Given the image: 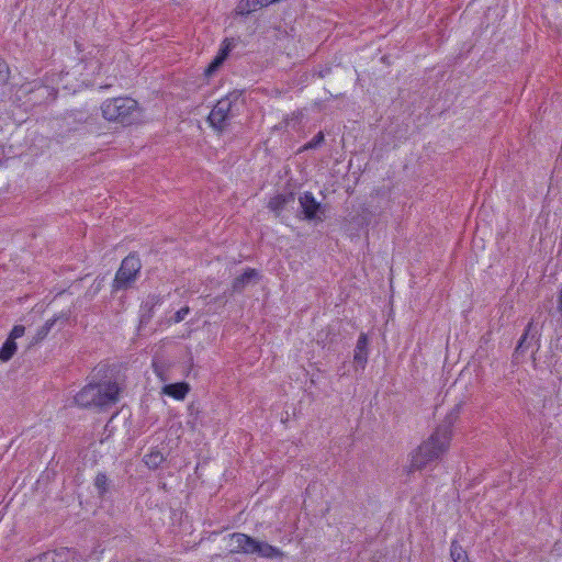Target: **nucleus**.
<instances>
[{"instance_id": "7", "label": "nucleus", "mask_w": 562, "mask_h": 562, "mask_svg": "<svg viewBox=\"0 0 562 562\" xmlns=\"http://www.w3.org/2000/svg\"><path fill=\"white\" fill-rule=\"evenodd\" d=\"M299 203L306 221H323L321 215L325 214V207L316 201L312 192L302 193L299 196Z\"/></svg>"}, {"instance_id": "30", "label": "nucleus", "mask_w": 562, "mask_h": 562, "mask_svg": "<svg viewBox=\"0 0 562 562\" xmlns=\"http://www.w3.org/2000/svg\"><path fill=\"white\" fill-rule=\"evenodd\" d=\"M111 86H112L111 83H108V85H105V86H101L100 88H101V89H105V88H109V87H111Z\"/></svg>"}, {"instance_id": "22", "label": "nucleus", "mask_w": 562, "mask_h": 562, "mask_svg": "<svg viewBox=\"0 0 562 562\" xmlns=\"http://www.w3.org/2000/svg\"><path fill=\"white\" fill-rule=\"evenodd\" d=\"M325 140L323 132H318L305 146V149H315L319 147Z\"/></svg>"}, {"instance_id": "26", "label": "nucleus", "mask_w": 562, "mask_h": 562, "mask_svg": "<svg viewBox=\"0 0 562 562\" xmlns=\"http://www.w3.org/2000/svg\"><path fill=\"white\" fill-rule=\"evenodd\" d=\"M25 333V327L23 325H14L12 330L9 334V339L15 341V339L22 337Z\"/></svg>"}, {"instance_id": "31", "label": "nucleus", "mask_w": 562, "mask_h": 562, "mask_svg": "<svg viewBox=\"0 0 562 562\" xmlns=\"http://www.w3.org/2000/svg\"><path fill=\"white\" fill-rule=\"evenodd\" d=\"M2 148V146L0 145V149Z\"/></svg>"}, {"instance_id": "23", "label": "nucleus", "mask_w": 562, "mask_h": 562, "mask_svg": "<svg viewBox=\"0 0 562 562\" xmlns=\"http://www.w3.org/2000/svg\"><path fill=\"white\" fill-rule=\"evenodd\" d=\"M190 313V307L189 306H184V307H181L179 311H177L175 313V315L172 317H170V319L168 321L169 324L171 323H180L182 322L187 315Z\"/></svg>"}, {"instance_id": "20", "label": "nucleus", "mask_w": 562, "mask_h": 562, "mask_svg": "<svg viewBox=\"0 0 562 562\" xmlns=\"http://www.w3.org/2000/svg\"><path fill=\"white\" fill-rule=\"evenodd\" d=\"M165 458L162 453L158 450L150 451L149 453L145 454L144 462L145 464L153 470H156L159 468V465L164 462Z\"/></svg>"}, {"instance_id": "6", "label": "nucleus", "mask_w": 562, "mask_h": 562, "mask_svg": "<svg viewBox=\"0 0 562 562\" xmlns=\"http://www.w3.org/2000/svg\"><path fill=\"white\" fill-rule=\"evenodd\" d=\"M142 261L136 252L128 254L121 262L112 282L111 293L126 291L134 286L140 274Z\"/></svg>"}, {"instance_id": "15", "label": "nucleus", "mask_w": 562, "mask_h": 562, "mask_svg": "<svg viewBox=\"0 0 562 562\" xmlns=\"http://www.w3.org/2000/svg\"><path fill=\"white\" fill-rule=\"evenodd\" d=\"M368 345L369 339L367 334L361 333L360 336L358 337L353 355L355 364L360 367L361 369H364L368 361Z\"/></svg>"}, {"instance_id": "25", "label": "nucleus", "mask_w": 562, "mask_h": 562, "mask_svg": "<svg viewBox=\"0 0 562 562\" xmlns=\"http://www.w3.org/2000/svg\"><path fill=\"white\" fill-rule=\"evenodd\" d=\"M188 411H189V417H190L188 420V424H191L193 427L199 418L200 409L194 403H191L188 406Z\"/></svg>"}, {"instance_id": "13", "label": "nucleus", "mask_w": 562, "mask_h": 562, "mask_svg": "<svg viewBox=\"0 0 562 562\" xmlns=\"http://www.w3.org/2000/svg\"><path fill=\"white\" fill-rule=\"evenodd\" d=\"M89 119L90 114L86 110H71L65 114L63 123L67 131H78Z\"/></svg>"}, {"instance_id": "11", "label": "nucleus", "mask_w": 562, "mask_h": 562, "mask_svg": "<svg viewBox=\"0 0 562 562\" xmlns=\"http://www.w3.org/2000/svg\"><path fill=\"white\" fill-rule=\"evenodd\" d=\"M538 340V331L535 329L533 321H530L518 341V345L515 349V356L524 355L533 344L537 345Z\"/></svg>"}, {"instance_id": "21", "label": "nucleus", "mask_w": 562, "mask_h": 562, "mask_svg": "<svg viewBox=\"0 0 562 562\" xmlns=\"http://www.w3.org/2000/svg\"><path fill=\"white\" fill-rule=\"evenodd\" d=\"M450 555L453 562H469L467 552L457 540L451 542Z\"/></svg>"}, {"instance_id": "8", "label": "nucleus", "mask_w": 562, "mask_h": 562, "mask_svg": "<svg viewBox=\"0 0 562 562\" xmlns=\"http://www.w3.org/2000/svg\"><path fill=\"white\" fill-rule=\"evenodd\" d=\"M23 90L30 94L29 101L33 104H41L47 101H53L56 98L55 89L43 85L40 81H33L23 86Z\"/></svg>"}, {"instance_id": "17", "label": "nucleus", "mask_w": 562, "mask_h": 562, "mask_svg": "<svg viewBox=\"0 0 562 562\" xmlns=\"http://www.w3.org/2000/svg\"><path fill=\"white\" fill-rule=\"evenodd\" d=\"M189 391L190 386L187 382L166 384L162 389V392L166 395L171 396L176 400H183Z\"/></svg>"}, {"instance_id": "29", "label": "nucleus", "mask_w": 562, "mask_h": 562, "mask_svg": "<svg viewBox=\"0 0 562 562\" xmlns=\"http://www.w3.org/2000/svg\"><path fill=\"white\" fill-rule=\"evenodd\" d=\"M326 72H329V69H326V71L319 72V77H325Z\"/></svg>"}, {"instance_id": "3", "label": "nucleus", "mask_w": 562, "mask_h": 562, "mask_svg": "<svg viewBox=\"0 0 562 562\" xmlns=\"http://www.w3.org/2000/svg\"><path fill=\"white\" fill-rule=\"evenodd\" d=\"M101 112L104 120L122 126L133 125L142 119V108L130 97L106 99L101 104Z\"/></svg>"}, {"instance_id": "19", "label": "nucleus", "mask_w": 562, "mask_h": 562, "mask_svg": "<svg viewBox=\"0 0 562 562\" xmlns=\"http://www.w3.org/2000/svg\"><path fill=\"white\" fill-rule=\"evenodd\" d=\"M16 342L13 341L12 339L7 338L0 348V361H9L16 352Z\"/></svg>"}, {"instance_id": "5", "label": "nucleus", "mask_w": 562, "mask_h": 562, "mask_svg": "<svg viewBox=\"0 0 562 562\" xmlns=\"http://www.w3.org/2000/svg\"><path fill=\"white\" fill-rule=\"evenodd\" d=\"M229 537L236 543L231 553L256 554L259 558L269 560L282 559L284 557V553L279 548L266 541L257 540L246 533L234 532Z\"/></svg>"}, {"instance_id": "12", "label": "nucleus", "mask_w": 562, "mask_h": 562, "mask_svg": "<svg viewBox=\"0 0 562 562\" xmlns=\"http://www.w3.org/2000/svg\"><path fill=\"white\" fill-rule=\"evenodd\" d=\"M69 316L70 313L66 312L60 313L59 315H55L53 318L46 321L45 324L37 329L35 336L31 340V345L38 344L40 341L45 339L56 323L60 322L61 325L67 324L69 321Z\"/></svg>"}, {"instance_id": "10", "label": "nucleus", "mask_w": 562, "mask_h": 562, "mask_svg": "<svg viewBox=\"0 0 562 562\" xmlns=\"http://www.w3.org/2000/svg\"><path fill=\"white\" fill-rule=\"evenodd\" d=\"M232 48V42L228 38H225L216 56L212 59V61L207 65V67L204 70V75L206 77L213 76L220 69V67L227 59Z\"/></svg>"}, {"instance_id": "24", "label": "nucleus", "mask_w": 562, "mask_h": 562, "mask_svg": "<svg viewBox=\"0 0 562 562\" xmlns=\"http://www.w3.org/2000/svg\"><path fill=\"white\" fill-rule=\"evenodd\" d=\"M10 70L8 67V64L0 58V86H3L7 83L9 79Z\"/></svg>"}, {"instance_id": "2", "label": "nucleus", "mask_w": 562, "mask_h": 562, "mask_svg": "<svg viewBox=\"0 0 562 562\" xmlns=\"http://www.w3.org/2000/svg\"><path fill=\"white\" fill-rule=\"evenodd\" d=\"M120 391L116 382L89 383L76 394L75 402L82 408L106 409L119 401Z\"/></svg>"}, {"instance_id": "14", "label": "nucleus", "mask_w": 562, "mask_h": 562, "mask_svg": "<svg viewBox=\"0 0 562 562\" xmlns=\"http://www.w3.org/2000/svg\"><path fill=\"white\" fill-rule=\"evenodd\" d=\"M260 276L259 272L254 268H247L244 273L236 277L232 282V291L234 293H241L245 288L251 283L259 281Z\"/></svg>"}, {"instance_id": "18", "label": "nucleus", "mask_w": 562, "mask_h": 562, "mask_svg": "<svg viewBox=\"0 0 562 562\" xmlns=\"http://www.w3.org/2000/svg\"><path fill=\"white\" fill-rule=\"evenodd\" d=\"M94 487L97 488L98 496L103 498L105 494L110 491L111 480L106 476L105 473L99 472L94 477Z\"/></svg>"}, {"instance_id": "1", "label": "nucleus", "mask_w": 562, "mask_h": 562, "mask_svg": "<svg viewBox=\"0 0 562 562\" xmlns=\"http://www.w3.org/2000/svg\"><path fill=\"white\" fill-rule=\"evenodd\" d=\"M459 417V408L454 407L437 426L431 436L422 442L411 454L409 472L420 471L429 463L437 461L450 447L452 427Z\"/></svg>"}, {"instance_id": "4", "label": "nucleus", "mask_w": 562, "mask_h": 562, "mask_svg": "<svg viewBox=\"0 0 562 562\" xmlns=\"http://www.w3.org/2000/svg\"><path fill=\"white\" fill-rule=\"evenodd\" d=\"M241 90H233L218 100L207 116V122L218 134H222L238 116L245 105Z\"/></svg>"}, {"instance_id": "28", "label": "nucleus", "mask_w": 562, "mask_h": 562, "mask_svg": "<svg viewBox=\"0 0 562 562\" xmlns=\"http://www.w3.org/2000/svg\"><path fill=\"white\" fill-rule=\"evenodd\" d=\"M326 72H329V69H326V71L319 72V77H325Z\"/></svg>"}, {"instance_id": "27", "label": "nucleus", "mask_w": 562, "mask_h": 562, "mask_svg": "<svg viewBox=\"0 0 562 562\" xmlns=\"http://www.w3.org/2000/svg\"><path fill=\"white\" fill-rule=\"evenodd\" d=\"M326 72H329V69H326V71L319 72V77H325Z\"/></svg>"}, {"instance_id": "16", "label": "nucleus", "mask_w": 562, "mask_h": 562, "mask_svg": "<svg viewBox=\"0 0 562 562\" xmlns=\"http://www.w3.org/2000/svg\"><path fill=\"white\" fill-rule=\"evenodd\" d=\"M295 200V194L293 192H289L285 194H277L276 196L271 198L268 207L276 213L277 216L280 215L282 210L285 207L286 204L293 203Z\"/></svg>"}, {"instance_id": "9", "label": "nucleus", "mask_w": 562, "mask_h": 562, "mask_svg": "<svg viewBox=\"0 0 562 562\" xmlns=\"http://www.w3.org/2000/svg\"><path fill=\"white\" fill-rule=\"evenodd\" d=\"M29 562H82V560L77 551L63 547L46 551Z\"/></svg>"}]
</instances>
